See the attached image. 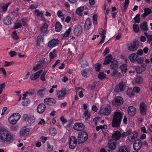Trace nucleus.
I'll use <instances>...</instances> for the list:
<instances>
[{
	"instance_id": "f257e3e1",
	"label": "nucleus",
	"mask_w": 152,
	"mask_h": 152,
	"mask_svg": "<svg viewBox=\"0 0 152 152\" xmlns=\"http://www.w3.org/2000/svg\"><path fill=\"white\" fill-rule=\"evenodd\" d=\"M13 137L6 129L0 127V140L2 142L10 143L13 140Z\"/></svg>"
},
{
	"instance_id": "f03ea898",
	"label": "nucleus",
	"mask_w": 152,
	"mask_h": 152,
	"mask_svg": "<svg viewBox=\"0 0 152 152\" xmlns=\"http://www.w3.org/2000/svg\"><path fill=\"white\" fill-rule=\"evenodd\" d=\"M13 137L6 129L0 127V140L2 142L10 143L13 140Z\"/></svg>"
},
{
	"instance_id": "7ed1b4c3",
	"label": "nucleus",
	"mask_w": 152,
	"mask_h": 152,
	"mask_svg": "<svg viewBox=\"0 0 152 152\" xmlns=\"http://www.w3.org/2000/svg\"><path fill=\"white\" fill-rule=\"evenodd\" d=\"M122 117V113L121 112L116 111L114 112L112 124L113 127H118L120 126Z\"/></svg>"
},
{
	"instance_id": "20e7f679",
	"label": "nucleus",
	"mask_w": 152,
	"mask_h": 152,
	"mask_svg": "<svg viewBox=\"0 0 152 152\" xmlns=\"http://www.w3.org/2000/svg\"><path fill=\"white\" fill-rule=\"evenodd\" d=\"M20 115L18 113H15L12 115L9 118V122L11 124H15L20 119Z\"/></svg>"
},
{
	"instance_id": "39448f33",
	"label": "nucleus",
	"mask_w": 152,
	"mask_h": 152,
	"mask_svg": "<svg viewBox=\"0 0 152 152\" xmlns=\"http://www.w3.org/2000/svg\"><path fill=\"white\" fill-rule=\"evenodd\" d=\"M88 138V135L85 131H83L79 134L78 137V141L79 143L84 142Z\"/></svg>"
},
{
	"instance_id": "423d86ee",
	"label": "nucleus",
	"mask_w": 152,
	"mask_h": 152,
	"mask_svg": "<svg viewBox=\"0 0 152 152\" xmlns=\"http://www.w3.org/2000/svg\"><path fill=\"white\" fill-rule=\"evenodd\" d=\"M126 84L125 83L121 82L117 85L115 89V91L116 92H121L124 90L126 88Z\"/></svg>"
},
{
	"instance_id": "0eeeda50",
	"label": "nucleus",
	"mask_w": 152,
	"mask_h": 152,
	"mask_svg": "<svg viewBox=\"0 0 152 152\" xmlns=\"http://www.w3.org/2000/svg\"><path fill=\"white\" fill-rule=\"evenodd\" d=\"M139 44V42L138 41H136L133 44H129L127 45V49L129 51H134L138 48Z\"/></svg>"
},
{
	"instance_id": "6e6552de",
	"label": "nucleus",
	"mask_w": 152,
	"mask_h": 152,
	"mask_svg": "<svg viewBox=\"0 0 152 152\" xmlns=\"http://www.w3.org/2000/svg\"><path fill=\"white\" fill-rule=\"evenodd\" d=\"M117 61L113 59L111 61V64L110 65V67L111 69L113 70V73L114 75H115L117 73V69L118 68Z\"/></svg>"
},
{
	"instance_id": "1a4fd4ad",
	"label": "nucleus",
	"mask_w": 152,
	"mask_h": 152,
	"mask_svg": "<svg viewBox=\"0 0 152 152\" xmlns=\"http://www.w3.org/2000/svg\"><path fill=\"white\" fill-rule=\"evenodd\" d=\"M99 112L101 114L105 115H108L110 113V106H107L101 108Z\"/></svg>"
},
{
	"instance_id": "9d476101",
	"label": "nucleus",
	"mask_w": 152,
	"mask_h": 152,
	"mask_svg": "<svg viewBox=\"0 0 152 152\" xmlns=\"http://www.w3.org/2000/svg\"><path fill=\"white\" fill-rule=\"evenodd\" d=\"M70 142L69 144V147L72 149H74L77 145V139L73 136H71L70 138Z\"/></svg>"
},
{
	"instance_id": "9b49d317",
	"label": "nucleus",
	"mask_w": 152,
	"mask_h": 152,
	"mask_svg": "<svg viewBox=\"0 0 152 152\" xmlns=\"http://www.w3.org/2000/svg\"><path fill=\"white\" fill-rule=\"evenodd\" d=\"M142 146V141L140 139L136 140L133 144V148L134 150L137 151L140 149Z\"/></svg>"
},
{
	"instance_id": "f8f14e48",
	"label": "nucleus",
	"mask_w": 152,
	"mask_h": 152,
	"mask_svg": "<svg viewBox=\"0 0 152 152\" xmlns=\"http://www.w3.org/2000/svg\"><path fill=\"white\" fill-rule=\"evenodd\" d=\"M42 72V70L41 69L35 73L32 74L30 77L31 80H35L37 79L39 77V76Z\"/></svg>"
},
{
	"instance_id": "ddd939ff",
	"label": "nucleus",
	"mask_w": 152,
	"mask_h": 152,
	"mask_svg": "<svg viewBox=\"0 0 152 152\" xmlns=\"http://www.w3.org/2000/svg\"><path fill=\"white\" fill-rule=\"evenodd\" d=\"M73 128L75 130L81 131L84 129L85 126L81 123H77L74 125Z\"/></svg>"
},
{
	"instance_id": "4468645a",
	"label": "nucleus",
	"mask_w": 152,
	"mask_h": 152,
	"mask_svg": "<svg viewBox=\"0 0 152 152\" xmlns=\"http://www.w3.org/2000/svg\"><path fill=\"white\" fill-rule=\"evenodd\" d=\"M45 60H42L39 61L38 64L35 66H34L33 69V71L35 72L43 67V64L44 63Z\"/></svg>"
},
{
	"instance_id": "2eb2a0df",
	"label": "nucleus",
	"mask_w": 152,
	"mask_h": 152,
	"mask_svg": "<svg viewBox=\"0 0 152 152\" xmlns=\"http://www.w3.org/2000/svg\"><path fill=\"white\" fill-rule=\"evenodd\" d=\"M121 137V134L120 132L115 131L112 134L111 140H116L120 139Z\"/></svg>"
},
{
	"instance_id": "dca6fc26",
	"label": "nucleus",
	"mask_w": 152,
	"mask_h": 152,
	"mask_svg": "<svg viewBox=\"0 0 152 152\" xmlns=\"http://www.w3.org/2000/svg\"><path fill=\"white\" fill-rule=\"evenodd\" d=\"M123 103V100L122 98L119 96H117L115 99V103L114 104L116 106H119Z\"/></svg>"
},
{
	"instance_id": "f3484780",
	"label": "nucleus",
	"mask_w": 152,
	"mask_h": 152,
	"mask_svg": "<svg viewBox=\"0 0 152 152\" xmlns=\"http://www.w3.org/2000/svg\"><path fill=\"white\" fill-rule=\"evenodd\" d=\"M46 108L45 105L43 103H41L38 105L37 106V111L39 113L41 114L43 113Z\"/></svg>"
},
{
	"instance_id": "a211bd4d",
	"label": "nucleus",
	"mask_w": 152,
	"mask_h": 152,
	"mask_svg": "<svg viewBox=\"0 0 152 152\" xmlns=\"http://www.w3.org/2000/svg\"><path fill=\"white\" fill-rule=\"evenodd\" d=\"M83 30L82 27L80 25H78L75 28L74 33L75 35H79L82 33Z\"/></svg>"
},
{
	"instance_id": "6ab92c4d",
	"label": "nucleus",
	"mask_w": 152,
	"mask_h": 152,
	"mask_svg": "<svg viewBox=\"0 0 152 152\" xmlns=\"http://www.w3.org/2000/svg\"><path fill=\"white\" fill-rule=\"evenodd\" d=\"M128 112L130 115L133 116L136 113V109L133 106H130L128 109Z\"/></svg>"
},
{
	"instance_id": "aec40b11",
	"label": "nucleus",
	"mask_w": 152,
	"mask_h": 152,
	"mask_svg": "<svg viewBox=\"0 0 152 152\" xmlns=\"http://www.w3.org/2000/svg\"><path fill=\"white\" fill-rule=\"evenodd\" d=\"M59 43L58 39H53L49 41L48 44V46L49 47H53L58 45Z\"/></svg>"
},
{
	"instance_id": "412c9836",
	"label": "nucleus",
	"mask_w": 152,
	"mask_h": 152,
	"mask_svg": "<svg viewBox=\"0 0 152 152\" xmlns=\"http://www.w3.org/2000/svg\"><path fill=\"white\" fill-rule=\"evenodd\" d=\"M44 102L49 105H53L56 103V101L53 98H48L45 99Z\"/></svg>"
},
{
	"instance_id": "4be33fe9",
	"label": "nucleus",
	"mask_w": 152,
	"mask_h": 152,
	"mask_svg": "<svg viewBox=\"0 0 152 152\" xmlns=\"http://www.w3.org/2000/svg\"><path fill=\"white\" fill-rule=\"evenodd\" d=\"M66 94V90H62L58 91L57 93V96L60 99H62L63 98L65 97Z\"/></svg>"
},
{
	"instance_id": "5701e85b",
	"label": "nucleus",
	"mask_w": 152,
	"mask_h": 152,
	"mask_svg": "<svg viewBox=\"0 0 152 152\" xmlns=\"http://www.w3.org/2000/svg\"><path fill=\"white\" fill-rule=\"evenodd\" d=\"M108 148L111 150H114L116 147V142L112 140H110L108 142Z\"/></svg>"
},
{
	"instance_id": "b1692460",
	"label": "nucleus",
	"mask_w": 152,
	"mask_h": 152,
	"mask_svg": "<svg viewBox=\"0 0 152 152\" xmlns=\"http://www.w3.org/2000/svg\"><path fill=\"white\" fill-rule=\"evenodd\" d=\"M140 110L141 113L143 115H145L146 114V106L144 103H142L140 105Z\"/></svg>"
},
{
	"instance_id": "393cba45",
	"label": "nucleus",
	"mask_w": 152,
	"mask_h": 152,
	"mask_svg": "<svg viewBox=\"0 0 152 152\" xmlns=\"http://www.w3.org/2000/svg\"><path fill=\"white\" fill-rule=\"evenodd\" d=\"M12 20L11 17L9 16L5 18L3 21L4 23L6 25L9 26L11 24Z\"/></svg>"
},
{
	"instance_id": "a878e982",
	"label": "nucleus",
	"mask_w": 152,
	"mask_h": 152,
	"mask_svg": "<svg viewBox=\"0 0 152 152\" xmlns=\"http://www.w3.org/2000/svg\"><path fill=\"white\" fill-rule=\"evenodd\" d=\"M91 20L89 18H87L85 22L84 27L86 30H88L91 27Z\"/></svg>"
},
{
	"instance_id": "bb28decb",
	"label": "nucleus",
	"mask_w": 152,
	"mask_h": 152,
	"mask_svg": "<svg viewBox=\"0 0 152 152\" xmlns=\"http://www.w3.org/2000/svg\"><path fill=\"white\" fill-rule=\"evenodd\" d=\"M138 56L135 53H133L130 54L129 56V58L130 61L132 62H134L136 61L138 58Z\"/></svg>"
},
{
	"instance_id": "cd10ccee",
	"label": "nucleus",
	"mask_w": 152,
	"mask_h": 152,
	"mask_svg": "<svg viewBox=\"0 0 152 152\" xmlns=\"http://www.w3.org/2000/svg\"><path fill=\"white\" fill-rule=\"evenodd\" d=\"M115 59H113L112 56L110 55H108V56H106L105 57V61L103 64L104 65H107L109 64L110 61L111 62L112 60Z\"/></svg>"
},
{
	"instance_id": "c85d7f7f",
	"label": "nucleus",
	"mask_w": 152,
	"mask_h": 152,
	"mask_svg": "<svg viewBox=\"0 0 152 152\" xmlns=\"http://www.w3.org/2000/svg\"><path fill=\"white\" fill-rule=\"evenodd\" d=\"M34 93V90L33 89H31L26 92L25 94H23V97L22 98L23 100H24L26 98L27 95H33Z\"/></svg>"
},
{
	"instance_id": "c756f323",
	"label": "nucleus",
	"mask_w": 152,
	"mask_h": 152,
	"mask_svg": "<svg viewBox=\"0 0 152 152\" xmlns=\"http://www.w3.org/2000/svg\"><path fill=\"white\" fill-rule=\"evenodd\" d=\"M29 132V130L27 129H22L20 131V134L21 136H27Z\"/></svg>"
},
{
	"instance_id": "7c9ffc66",
	"label": "nucleus",
	"mask_w": 152,
	"mask_h": 152,
	"mask_svg": "<svg viewBox=\"0 0 152 152\" xmlns=\"http://www.w3.org/2000/svg\"><path fill=\"white\" fill-rule=\"evenodd\" d=\"M140 27L141 29L143 31H146L148 30L147 23L146 22H144L142 23Z\"/></svg>"
},
{
	"instance_id": "2f4dec72",
	"label": "nucleus",
	"mask_w": 152,
	"mask_h": 152,
	"mask_svg": "<svg viewBox=\"0 0 152 152\" xmlns=\"http://www.w3.org/2000/svg\"><path fill=\"white\" fill-rule=\"evenodd\" d=\"M144 34L146 36L147 38V42L148 43H150L152 46V35H148L146 32H145Z\"/></svg>"
},
{
	"instance_id": "473e14b6",
	"label": "nucleus",
	"mask_w": 152,
	"mask_h": 152,
	"mask_svg": "<svg viewBox=\"0 0 152 152\" xmlns=\"http://www.w3.org/2000/svg\"><path fill=\"white\" fill-rule=\"evenodd\" d=\"M62 26L59 22H57L55 25V30L56 31L59 32L61 29Z\"/></svg>"
},
{
	"instance_id": "72a5a7b5",
	"label": "nucleus",
	"mask_w": 152,
	"mask_h": 152,
	"mask_svg": "<svg viewBox=\"0 0 152 152\" xmlns=\"http://www.w3.org/2000/svg\"><path fill=\"white\" fill-rule=\"evenodd\" d=\"M48 27V26L47 24L46 23H45L43 26L41 27L40 29L42 32L43 33H46L47 31Z\"/></svg>"
},
{
	"instance_id": "f704fd0d",
	"label": "nucleus",
	"mask_w": 152,
	"mask_h": 152,
	"mask_svg": "<svg viewBox=\"0 0 152 152\" xmlns=\"http://www.w3.org/2000/svg\"><path fill=\"white\" fill-rule=\"evenodd\" d=\"M84 9V7H81L78 8L76 11V13L80 16H81L83 14L82 11Z\"/></svg>"
},
{
	"instance_id": "c9c22d12",
	"label": "nucleus",
	"mask_w": 152,
	"mask_h": 152,
	"mask_svg": "<svg viewBox=\"0 0 152 152\" xmlns=\"http://www.w3.org/2000/svg\"><path fill=\"white\" fill-rule=\"evenodd\" d=\"M120 68L122 73H125L126 72L127 70V67L126 64H123L121 65L120 66Z\"/></svg>"
},
{
	"instance_id": "e433bc0d",
	"label": "nucleus",
	"mask_w": 152,
	"mask_h": 152,
	"mask_svg": "<svg viewBox=\"0 0 152 152\" xmlns=\"http://www.w3.org/2000/svg\"><path fill=\"white\" fill-rule=\"evenodd\" d=\"M34 13L37 16L39 17L40 16L42 19H43V17H42L43 13L42 12L38 10H36L34 11Z\"/></svg>"
},
{
	"instance_id": "4c0bfd02",
	"label": "nucleus",
	"mask_w": 152,
	"mask_h": 152,
	"mask_svg": "<svg viewBox=\"0 0 152 152\" xmlns=\"http://www.w3.org/2000/svg\"><path fill=\"white\" fill-rule=\"evenodd\" d=\"M46 89L45 88L39 90L37 92V94L40 96H42L44 94V91H45Z\"/></svg>"
},
{
	"instance_id": "58836bf2",
	"label": "nucleus",
	"mask_w": 152,
	"mask_h": 152,
	"mask_svg": "<svg viewBox=\"0 0 152 152\" xmlns=\"http://www.w3.org/2000/svg\"><path fill=\"white\" fill-rule=\"evenodd\" d=\"M127 94L130 97H132L134 95V91L132 89H129L127 91Z\"/></svg>"
},
{
	"instance_id": "ea45409f",
	"label": "nucleus",
	"mask_w": 152,
	"mask_h": 152,
	"mask_svg": "<svg viewBox=\"0 0 152 152\" xmlns=\"http://www.w3.org/2000/svg\"><path fill=\"white\" fill-rule=\"evenodd\" d=\"M23 100L24 101L22 102V104L24 106H27L30 102V101L29 99H26L25 98Z\"/></svg>"
},
{
	"instance_id": "a19ab883",
	"label": "nucleus",
	"mask_w": 152,
	"mask_h": 152,
	"mask_svg": "<svg viewBox=\"0 0 152 152\" xmlns=\"http://www.w3.org/2000/svg\"><path fill=\"white\" fill-rule=\"evenodd\" d=\"M49 56L50 59L48 63H50L51 61V60L56 57L57 56V55L55 53L50 52L49 54Z\"/></svg>"
},
{
	"instance_id": "79ce46f5",
	"label": "nucleus",
	"mask_w": 152,
	"mask_h": 152,
	"mask_svg": "<svg viewBox=\"0 0 152 152\" xmlns=\"http://www.w3.org/2000/svg\"><path fill=\"white\" fill-rule=\"evenodd\" d=\"M99 78L100 80L106 78V75L103 72H100L98 75Z\"/></svg>"
},
{
	"instance_id": "37998d69",
	"label": "nucleus",
	"mask_w": 152,
	"mask_h": 152,
	"mask_svg": "<svg viewBox=\"0 0 152 152\" xmlns=\"http://www.w3.org/2000/svg\"><path fill=\"white\" fill-rule=\"evenodd\" d=\"M135 82L136 83L139 84L142 83L143 82V79L141 77H137L135 79Z\"/></svg>"
},
{
	"instance_id": "c03bdc74",
	"label": "nucleus",
	"mask_w": 152,
	"mask_h": 152,
	"mask_svg": "<svg viewBox=\"0 0 152 152\" xmlns=\"http://www.w3.org/2000/svg\"><path fill=\"white\" fill-rule=\"evenodd\" d=\"M140 14H138L136 15L134 19V22L137 23H139L140 22Z\"/></svg>"
},
{
	"instance_id": "a18cd8bd",
	"label": "nucleus",
	"mask_w": 152,
	"mask_h": 152,
	"mask_svg": "<svg viewBox=\"0 0 152 152\" xmlns=\"http://www.w3.org/2000/svg\"><path fill=\"white\" fill-rule=\"evenodd\" d=\"M119 152H128V151L126 146H124L120 148Z\"/></svg>"
},
{
	"instance_id": "49530a36",
	"label": "nucleus",
	"mask_w": 152,
	"mask_h": 152,
	"mask_svg": "<svg viewBox=\"0 0 152 152\" xmlns=\"http://www.w3.org/2000/svg\"><path fill=\"white\" fill-rule=\"evenodd\" d=\"M71 30V28H69L68 30H67L63 34V35L64 37H68L70 33Z\"/></svg>"
},
{
	"instance_id": "de8ad7c7",
	"label": "nucleus",
	"mask_w": 152,
	"mask_h": 152,
	"mask_svg": "<svg viewBox=\"0 0 152 152\" xmlns=\"http://www.w3.org/2000/svg\"><path fill=\"white\" fill-rule=\"evenodd\" d=\"M133 28L135 32H137L139 31V27L138 25L137 24H134Z\"/></svg>"
},
{
	"instance_id": "09e8293b",
	"label": "nucleus",
	"mask_w": 152,
	"mask_h": 152,
	"mask_svg": "<svg viewBox=\"0 0 152 152\" xmlns=\"http://www.w3.org/2000/svg\"><path fill=\"white\" fill-rule=\"evenodd\" d=\"M49 132L50 134L53 135H55L57 133L56 129L54 128L50 129Z\"/></svg>"
},
{
	"instance_id": "8fccbe9b",
	"label": "nucleus",
	"mask_w": 152,
	"mask_h": 152,
	"mask_svg": "<svg viewBox=\"0 0 152 152\" xmlns=\"http://www.w3.org/2000/svg\"><path fill=\"white\" fill-rule=\"evenodd\" d=\"M95 69L96 71L99 72L101 67V65L100 63H97L95 65Z\"/></svg>"
},
{
	"instance_id": "3c124183",
	"label": "nucleus",
	"mask_w": 152,
	"mask_h": 152,
	"mask_svg": "<svg viewBox=\"0 0 152 152\" xmlns=\"http://www.w3.org/2000/svg\"><path fill=\"white\" fill-rule=\"evenodd\" d=\"M35 120V118L34 117H29V119L28 120V121L29 124H31L34 123Z\"/></svg>"
},
{
	"instance_id": "603ef678",
	"label": "nucleus",
	"mask_w": 152,
	"mask_h": 152,
	"mask_svg": "<svg viewBox=\"0 0 152 152\" xmlns=\"http://www.w3.org/2000/svg\"><path fill=\"white\" fill-rule=\"evenodd\" d=\"M5 64L4 66L7 67L10 66L14 64V62L13 61L11 62L5 61L4 62Z\"/></svg>"
},
{
	"instance_id": "864d4df0",
	"label": "nucleus",
	"mask_w": 152,
	"mask_h": 152,
	"mask_svg": "<svg viewBox=\"0 0 152 152\" xmlns=\"http://www.w3.org/2000/svg\"><path fill=\"white\" fill-rule=\"evenodd\" d=\"M84 115L85 117H86L87 119L89 118L91 116L90 113L87 110L85 111Z\"/></svg>"
},
{
	"instance_id": "5fc2aeb1",
	"label": "nucleus",
	"mask_w": 152,
	"mask_h": 152,
	"mask_svg": "<svg viewBox=\"0 0 152 152\" xmlns=\"http://www.w3.org/2000/svg\"><path fill=\"white\" fill-rule=\"evenodd\" d=\"M46 72H44L41 76L40 79L42 81H45V75L46 74Z\"/></svg>"
},
{
	"instance_id": "6e6d98bb",
	"label": "nucleus",
	"mask_w": 152,
	"mask_h": 152,
	"mask_svg": "<svg viewBox=\"0 0 152 152\" xmlns=\"http://www.w3.org/2000/svg\"><path fill=\"white\" fill-rule=\"evenodd\" d=\"M136 70L137 72L139 73H141L143 72L144 71L143 70V69L141 67L139 66L137 67Z\"/></svg>"
},
{
	"instance_id": "4d7b16f0",
	"label": "nucleus",
	"mask_w": 152,
	"mask_h": 152,
	"mask_svg": "<svg viewBox=\"0 0 152 152\" xmlns=\"http://www.w3.org/2000/svg\"><path fill=\"white\" fill-rule=\"evenodd\" d=\"M99 34L102 36H105V34H106V31L103 30L102 28H100L99 29Z\"/></svg>"
},
{
	"instance_id": "13d9d810",
	"label": "nucleus",
	"mask_w": 152,
	"mask_h": 152,
	"mask_svg": "<svg viewBox=\"0 0 152 152\" xmlns=\"http://www.w3.org/2000/svg\"><path fill=\"white\" fill-rule=\"evenodd\" d=\"M81 66L82 67H85L87 65V63L85 60H83L80 63Z\"/></svg>"
},
{
	"instance_id": "bf43d9fd",
	"label": "nucleus",
	"mask_w": 152,
	"mask_h": 152,
	"mask_svg": "<svg viewBox=\"0 0 152 152\" xmlns=\"http://www.w3.org/2000/svg\"><path fill=\"white\" fill-rule=\"evenodd\" d=\"M10 4V2L7 3L1 7V8L3 11H6L7 10V9Z\"/></svg>"
},
{
	"instance_id": "052dcab7",
	"label": "nucleus",
	"mask_w": 152,
	"mask_h": 152,
	"mask_svg": "<svg viewBox=\"0 0 152 152\" xmlns=\"http://www.w3.org/2000/svg\"><path fill=\"white\" fill-rule=\"evenodd\" d=\"M129 3V0H125L124 4V9L126 10L128 6Z\"/></svg>"
},
{
	"instance_id": "680f3d73",
	"label": "nucleus",
	"mask_w": 152,
	"mask_h": 152,
	"mask_svg": "<svg viewBox=\"0 0 152 152\" xmlns=\"http://www.w3.org/2000/svg\"><path fill=\"white\" fill-rule=\"evenodd\" d=\"M151 10L148 8H145L144 9V12H145L148 15L151 13Z\"/></svg>"
},
{
	"instance_id": "e2e57ef3",
	"label": "nucleus",
	"mask_w": 152,
	"mask_h": 152,
	"mask_svg": "<svg viewBox=\"0 0 152 152\" xmlns=\"http://www.w3.org/2000/svg\"><path fill=\"white\" fill-rule=\"evenodd\" d=\"M22 26L20 23H16L15 24L13 28L14 29H17L21 27Z\"/></svg>"
},
{
	"instance_id": "0e129e2a",
	"label": "nucleus",
	"mask_w": 152,
	"mask_h": 152,
	"mask_svg": "<svg viewBox=\"0 0 152 152\" xmlns=\"http://www.w3.org/2000/svg\"><path fill=\"white\" fill-rule=\"evenodd\" d=\"M44 34H42L41 33L37 37V41H40L41 40L43 39V37L44 36Z\"/></svg>"
},
{
	"instance_id": "69168bd1",
	"label": "nucleus",
	"mask_w": 152,
	"mask_h": 152,
	"mask_svg": "<svg viewBox=\"0 0 152 152\" xmlns=\"http://www.w3.org/2000/svg\"><path fill=\"white\" fill-rule=\"evenodd\" d=\"M97 16L96 14H95L94 15L93 18V23H95L97 24Z\"/></svg>"
},
{
	"instance_id": "338daca9",
	"label": "nucleus",
	"mask_w": 152,
	"mask_h": 152,
	"mask_svg": "<svg viewBox=\"0 0 152 152\" xmlns=\"http://www.w3.org/2000/svg\"><path fill=\"white\" fill-rule=\"evenodd\" d=\"M100 119V118L97 117L95 118L93 120V122L95 125H96Z\"/></svg>"
},
{
	"instance_id": "774afa93",
	"label": "nucleus",
	"mask_w": 152,
	"mask_h": 152,
	"mask_svg": "<svg viewBox=\"0 0 152 152\" xmlns=\"http://www.w3.org/2000/svg\"><path fill=\"white\" fill-rule=\"evenodd\" d=\"M133 135L132 136L131 139L132 140L134 139L135 138H136L138 135L137 133L135 132H134L133 133H132Z\"/></svg>"
}]
</instances>
